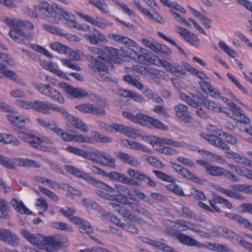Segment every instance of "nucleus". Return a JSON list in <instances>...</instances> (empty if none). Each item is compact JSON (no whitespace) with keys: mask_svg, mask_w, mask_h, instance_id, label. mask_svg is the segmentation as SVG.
<instances>
[{"mask_svg":"<svg viewBox=\"0 0 252 252\" xmlns=\"http://www.w3.org/2000/svg\"><path fill=\"white\" fill-rule=\"evenodd\" d=\"M66 169L70 174L78 178L84 179L88 184L95 187L100 188L103 190L112 193L115 192L116 190L121 196L124 197L126 196V193L128 192V189L124 186L119 184H115V189H114L112 187L106 185L102 181L91 177L89 174L84 172L72 165H67L66 166Z\"/></svg>","mask_w":252,"mask_h":252,"instance_id":"obj_1","label":"nucleus"},{"mask_svg":"<svg viewBox=\"0 0 252 252\" xmlns=\"http://www.w3.org/2000/svg\"><path fill=\"white\" fill-rule=\"evenodd\" d=\"M230 188L232 189H227L220 187H218L216 189L218 191L228 197L240 201H244L246 199V197L238 192L247 193L252 192V186L247 185L246 184L231 185Z\"/></svg>","mask_w":252,"mask_h":252,"instance_id":"obj_2","label":"nucleus"},{"mask_svg":"<svg viewBox=\"0 0 252 252\" xmlns=\"http://www.w3.org/2000/svg\"><path fill=\"white\" fill-rule=\"evenodd\" d=\"M90 155L93 159H94L91 160L94 162L99 163L101 165L113 168L116 167V159L105 152H102L96 150L92 153H90Z\"/></svg>","mask_w":252,"mask_h":252,"instance_id":"obj_3","label":"nucleus"},{"mask_svg":"<svg viewBox=\"0 0 252 252\" xmlns=\"http://www.w3.org/2000/svg\"><path fill=\"white\" fill-rule=\"evenodd\" d=\"M32 109L44 114H49L50 113L49 110H52L54 111L60 112L61 113L66 114L63 107H59L56 105L47 101L39 100H35L33 101Z\"/></svg>","mask_w":252,"mask_h":252,"instance_id":"obj_4","label":"nucleus"},{"mask_svg":"<svg viewBox=\"0 0 252 252\" xmlns=\"http://www.w3.org/2000/svg\"><path fill=\"white\" fill-rule=\"evenodd\" d=\"M90 63L88 65L92 70L97 73L102 79L107 80H109L110 77L108 72L107 63L102 62L95 58H93L92 56L91 57Z\"/></svg>","mask_w":252,"mask_h":252,"instance_id":"obj_5","label":"nucleus"},{"mask_svg":"<svg viewBox=\"0 0 252 252\" xmlns=\"http://www.w3.org/2000/svg\"><path fill=\"white\" fill-rule=\"evenodd\" d=\"M58 6L54 4L50 5L46 1H41L39 4L34 7V9L37 12H40L43 17H51L53 19L58 21L60 17L56 15V11Z\"/></svg>","mask_w":252,"mask_h":252,"instance_id":"obj_6","label":"nucleus"},{"mask_svg":"<svg viewBox=\"0 0 252 252\" xmlns=\"http://www.w3.org/2000/svg\"><path fill=\"white\" fill-rule=\"evenodd\" d=\"M8 34L17 43H23L26 40L32 38V34L26 33L20 27L11 28Z\"/></svg>","mask_w":252,"mask_h":252,"instance_id":"obj_7","label":"nucleus"},{"mask_svg":"<svg viewBox=\"0 0 252 252\" xmlns=\"http://www.w3.org/2000/svg\"><path fill=\"white\" fill-rule=\"evenodd\" d=\"M228 117L241 123H248L250 119L243 113V111L236 104L233 106L230 110H227L224 109V112Z\"/></svg>","mask_w":252,"mask_h":252,"instance_id":"obj_8","label":"nucleus"},{"mask_svg":"<svg viewBox=\"0 0 252 252\" xmlns=\"http://www.w3.org/2000/svg\"><path fill=\"white\" fill-rule=\"evenodd\" d=\"M173 109L175 112V116L178 119L186 123H190L192 117L187 106L183 104H179L174 106Z\"/></svg>","mask_w":252,"mask_h":252,"instance_id":"obj_9","label":"nucleus"},{"mask_svg":"<svg viewBox=\"0 0 252 252\" xmlns=\"http://www.w3.org/2000/svg\"><path fill=\"white\" fill-rule=\"evenodd\" d=\"M78 110L86 113H91L95 115L104 116L106 111L101 107L95 106L91 103H85L76 106Z\"/></svg>","mask_w":252,"mask_h":252,"instance_id":"obj_10","label":"nucleus"},{"mask_svg":"<svg viewBox=\"0 0 252 252\" xmlns=\"http://www.w3.org/2000/svg\"><path fill=\"white\" fill-rule=\"evenodd\" d=\"M170 164L172 165L173 168L180 175L183 176L184 177L191 180L192 181L201 184L202 182L201 180L195 176L192 173H191L189 170L183 167L179 164H178L176 163L173 162L172 161L170 162Z\"/></svg>","mask_w":252,"mask_h":252,"instance_id":"obj_11","label":"nucleus"},{"mask_svg":"<svg viewBox=\"0 0 252 252\" xmlns=\"http://www.w3.org/2000/svg\"><path fill=\"white\" fill-rule=\"evenodd\" d=\"M158 142L156 150L161 154L168 155H169V147L163 146L161 143L173 145L177 147H182V144L181 143L169 138H158Z\"/></svg>","mask_w":252,"mask_h":252,"instance_id":"obj_12","label":"nucleus"},{"mask_svg":"<svg viewBox=\"0 0 252 252\" xmlns=\"http://www.w3.org/2000/svg\"><path fill=\"white\" fill-rule=\"evenodd\" d=\"M18 135L20 138L29 143L32 147L39 149L41 146L40 138L35 135L27 134L21 131L19 132Z\"/></svg>","mask_w":252,"mask_h":252,"instance_id":"obj_13","label":"nucleus"},{"mask_svg":"<svg viewBox=\"0 0 252 252\" xmlns=\"http://www.w3.org/2000/svg\"><path fill=\"white\" fill-rule=\"evenodd\" d=\"M127 173L131 177H135L138 180L145 182L147 185L150 187H155L157 186L156 183L154 180L140 171L129 169L127 170Z\"/></svg>","mask_w":252,"mask_h":252,"instance_id":"obj_14","label":"nucleus"},{"mask_svg":"<svg viewBox=\"0 0 252 252\" xmlns=\"http://www.w3.org/2000/svg\"><path fill=\"white\" fill-rule=\"evenodd\" d=\"M158 62L160 63V65H162L167 71L175 76H177L178 73L183 75L186 74L183 65H180L178 63L171 64L164 60H158Z\"/></svg>","mask_w":252,"mask_h":252,"instance_id":"obj_15","label":"nucleus"},{"mask_svg":"<svg viewBox=\"0 0 252 252\" xmlns=\"http://www.w3.org/2000/svg\"><path fill=\"white\" fill-rule=\"evenodd\" d=\"M59 86L74 97H82L88 96L89 94L85 90L73 88L64 82L60 83Z\"/></svg>","mask_w":252,"mask_h":252,"instance_id":"obj_16","label":"nucleus"},{"mask_svg":"<svg viewBox=\"0 0 252 252\" xmlns=\"http://www.w3.org/2000/svg\"><path fill=\"white\" fill-rule=\"evenodd\" d=\"M159 60L158 57L153 54L150 51H147L142 54L138 53L137 59L135 61L143 64H154L157 65L160 64L158 62Z\"/></svg>","mask_w":252,"mask_h":252,"instance_id":"obj_17","label":"nucleus"},{"mask_svg":"<svg viewBox=\"0 0 252 252\" xmlns=\"http://www.w3.org/2000/svg\"><path fill=\"white\" fill-rule=\"evenodd\" d=\"M180 97L183 101L194 108H197L199 105H202L205 99L194 94H191L190 97L183 93L180 94Z\"/></svg>","mask_w":252,"mask_h":252,"instance_id":"obj_18","label":"nucleus"},{"mask_svg":"<svg viewBox=\"0 0 252 252\" xmlns=\"http://www.w3.org/2000/svg\"><path fill=\"white\" fill-rule=\"evenodd\" d=\"M64 111L66 114H61L64 117L67 119L74 127L84 132H88L89 131V128L87 125L85 123H83L81 120H79L77 117H75L72 115H70L65 108Z\"/></svg>","mask_w":252,"mask_h":252,"instance_id":"obj_19","label":"nucleus"},{"mask_svg":"<svg viewBox=\"0 0 252 252\" xmlns=\"http://www.w3.org/2000/svg\"><path fill=\"white\" fill-rule=\"evenodd\" d=\"M118 50L111 47H106L102 54L99 56V59L102 62L108 63L110 62L113 61L117 56Z\"/></svg>","mask_w":252,"mask_h":252,"instance_id":"obj_20","label":"nucleus"},{"mask_svg":"<svg viewBox=\"0 0 252 252\" xmlns=\"http://www.w3.org/2000/svg\"><path fill=\"white\" fill-rule=\"evenodd\" d=\"M115 155L123 162L134 167L140 166V162L135 158L123 152H115Z\"/></svg>","mask_w":252,"mask_h":252,"instance_id":"obj_21","label":"nucleus"},{"mask_svg":"<svg viewBox=\"0 0 252 252\" xmlns=\"http://www.w3.org/2000/svg\"><path fill=\"white\" fill-rule=\"evenodd\" d=\"M109 205L112 206L116 212L124 217L127 218L129 220H135V216L121 205L117 203L111 202L109 203Z\"/></svg>","mask_w":252,"mask_h":252,"instance_id":"obj_22","label":"nucleus"},{"mask_svg":"<svg viewBox=\"0 0 252 252\" xmlns=\"http://www.w3.org/2000/svg\"><path fill=\"white\" fill-rule=\"evenodd\" d=\"M85 37L91 43L98 44L103 41H106L104 35L98 31H94L91 34H85Z\"/></svg>","mask_w":252,"mask_h":252,"instance_id":"obj_23","label":"nucleus"},{"mask_svg":"<svg viewBox=\"0 0 252 252\" xmlns=\"http://www.w3.org/2000/svg\"><path fill=\"white\" fill-rule=\"evenodd\" d=\"M111 128L112 131L111 132H118L128 136H130L134 131V129L132 127L116 123L112 125Z\"/></svg>","mask_w":252,"mask_h":252,"instance_id":"obj_24","label":"nucleus"},{"mask_svg":"<svg viewBox=\"0 0 252 252\" xmlns=\"http://www.w3.org/2000/svg\"><path fill=\"white\" fill-rule=\"evenodd\" d=\"M177 239L182 244L188 246H196L198 248L199 242L196 241L191 237L183 234L182 233H179L177 235Z\"/></svg>","mask_w":252,"mask_h":252,"instance_id":"obj_25","label":"nucleus"},{"mask_svg":"<svg viewBox=\"0 0 252 252\" xmlns=\"http://www.w3.org/2000/svg\"><path fill=\"white\" fill-rule=\"evenodd\" d=\"M8 120L15 126L22 128L25 126L26 121L28 119H24L21 116L15 115L13 114H9L6 115Z\"/></svg>","mask_w":252,"mask_h":252,"instance_id":"obj_26","label":"nucleus"},{"mask_svg":"<svg viewBox=\"0 0 252 252\" xmlns=\"http://www.w3.org/2000/svg\"><path fill=\"white\" fill-rule=\"evenodd\" d=\"M12 207L19 213L27 215L32 214L30 211L22 201L18 202L17 200L13 199L11 201Z\"/></svg>","mask_w":252,"mask_h":252,"instance_id":"obj_27","label":"nucleus"},{"mask_svg":"<svg viewBox=\"0 0 252 252\" xmlns=\"http://www.w3.org/2000/svg\"><path fill=\"white\" fill-rule=\"evenodd\" d=\"M225 169L219 166H214L209 164L207 167L206 172L212 176H223Z\"/></svg>","mask_w":252,"mask_h":252,"instance_id":"obj_28","label":"nucleus"},{"mask_svg":"<svg viewBox=\"0 0 252 252\" xmlns=\"http://www.w3.org/2000/svg\"><path fill=\"white\" fill-rule=\"evenodd\" d=\"M225 199L217 194H214L212 198L209 200V203L211 207L217 213H220L221 210L216 206V204H223Z\"/></svg>","mask_w":252,"mask_h":252,"instance_id":"obj_29","label":"nucleus"},{"mask_svg":"<svg viewBox=\"0 0 252 252\" xmlns=\"http://www.w3.org/2000/svg\"><path fill=\"white\" fill-rule=\"evenodd\" d=\"M37 122L42 126L52 131L56 134H57L60 129V127H59L57 124H56L54 122L50 123L39 118L37 119Z\"/></svg>","mask_w":252,"mask_h":252,"instance_id":"obj_30","label":"nucleus"},{"mask_svg":"<svg viewBox=\"0 0 252 252\" xmlns=\"http://www.w3.org/2000/svg\"><path fill=\"white\" fill-rule=\"evenodd\" d=\"M8 202L0 198V218L8 220L10 218L9 215Z\"/></svg>","mask_w":252,"mask_h":252,"instance_id":"obj_31","label":"nucleus"},{"mask_svg":"<svg viewBox=\"0 0 252 252\" xmlns=\"http://www.w3.org/2000/svg\"><path fill=\"white\" fill-rule=\"evenodd\" d=\"M56 15L59 16L60 17L58 21H56V19L54 20V22L55 23H58L62 19V17H63L64 19L67 22V24L68 25V23L70 21H72L73 20L71 19V17L72 16L68 12L63 10L62 8L59 7L58 6L56 11Z\"/></svg>","mask_w":252,"mask_h":252,"instance_id":"obj_32","label":"nucleus"},{"mask_svg":"<svg viewBox=\"0 0 252 252\" xmlns=\"http://www.w3.org/2000/svg\"><path fill=\"white\" fill-rule=\"evenodd\" d=\"M152 117L142 113H139L136 115L135 123H138L142 126L149 127L150 121Z\"/></svg>","mask_w":252,"mask_h":252,"instance_id":"obj_33","label":"nucleus"},{"mask_svg":"<svg viewBox=\"0 0 252 252\" xmlns=\"http://www.w3.org/2000/svg\"><path fill=\"white\" fill-rule=\"evenodd\" d=\"M90 3L97 8L103 13H108L109 10L104 1H101L99 0H89Z\"/></svg>","mask_w":252,"mask_h":252,"instance_id":"obj_34","label":"nucleus"},{"mask_svg":"<svg viewBox=\"0 0 252 252\" xmlns=\"http://www.w3.org/2000/svg\"><path fill=\"white\" fill-rule=\"evenodd\" d=\"M47 95L60 103H64V99L59 92L52 87L49 90Z\"/></svg>","mask_w":252,"mask_h":252,"instance_id":"obj_35","label":"nucleus"},{"mask_svg":"<svg viewBox=\"0 0 252 252\" xmlns=\"http://www.w3.org/2000/svg\"><path fill=\"white\" fill-rule=\"evenodd\" d=\"M154 52L160 55H170L172 53V51L165 45L158 42Z\"/></svg>","mask_w":252,"mask_h":252,"instance_id":"obj_36","label":"nucleus"},{"mask_svg":"<svg viewBox=\"0 0 252 252\" xmlns=\"http://www.w3.org/2000/svg\"><path fill=\"white\" fill-rule=\"evenodd\" d=\"M106 177L111 180L120 182L124 184L126 175L119 172H111L110 173L107 172Z\"/></svg>","mask_w":252,"mask_h":252,"instance_id":"obj_37","label":"nucleus"},{"mask_svg":"<svg viewBox=\"0 0 252 252\" xmlns=\"http://www.w3.org/2000/svg\"><path fill=\"white\" fill-rule=\"evenodd\" d=\"M204 107L207 109L211 110L215 112H224V109L222 107H219L214 102L210 101L207 99H205L202 104Z\"/></svg>","mask_w":252,"mask_h":252,"instance_id":"obj_38","label":"nucleus"},{"mask_svg":"<svg viewBox=\"0 0 252 252\" xmlns=\"http://www.w3.org/2000/svg\"><path fill=\"white\" fill-rule=\"evenodd\" d=\"M92 135L94 139L97 142L109 143L112 141V138L103 135L97 131L92 132Z\"/></svg>","mask_w":252,"mask_h":252,"instance_id":"obj_39","label":"nucleus"},{"mask_svg":"<svg viewBox=\"0 0 252 252\" xmlns=\"http://www.w3.org/2000/svg\"><path fill=\"white\" fill-rule=\"evenodd\" d=\"M153 172L155 174L157 177L162 181L170 182V183H175V180L173 178V177L164 172H162L158 170H153Z\"/></svg>","mask_w":252,"mask_h":252,"instance_id":"obj_40","label":"nucleus"},{"mask_svg":"<svg viewBox=\"0 0 252 252\" xmlns=\"http://www.w3.org/2000/svg\"><path fill=\"white\" fill-rule=\"evenodd\" d=\"M43 235L40 234H32L29 242L38 248L42 247Z\"/></svg>","mask_w":252,"mask_h":252,"instance_id":"obj_41","label":"nucleus"},{"mask_svg":"<svg viewBox=\"0 0 252 252\" xmlns=\"http://www.w3.org/2000/svg\"><path fill=\"white\" fill-rule=\"evenodd\" d=\"M157 33L158 35L160 37L164 39L166 41H168V42L174 45L175 47H176L182 54L184 55H186V53H185L184 50L178 44H177L176 42L173 39L168 37V36H167L166 35H165L164 33H162L160 32H158Z\"/></svg>","mask_w":252,"mask_h":252,"instance_id":"obj_42","label":"nucleus"},{"mask_svg":"<svg viewBox=\"0 0 252 252\" xmlns=\"http://www.w3.org/2000/svg\"><path fill=\"white\" fill-rule=\"evenodd\" d=\"M151 127H155L156 128L164 130H166L168 129V127L166 126L158 120L155 119L153 117H152L151 120L150 121L149 128H151Z\"/></svg>","mask_w":252,"mask_h":252,"instance_id":"obj_43","label":"nucleus"},{"mask_svg":"<svg viewBox=\"0 0 252 252\" xmlns=\"http://www.w3.org/2000/svg\"><path fill=\"white\" fill-rule=\"evenodd\" d=\"M52 49L61 54H65L69 48L59 42L54 43L50 46Z\"/></svg>","mask_w":252,"mask_h":252,"instance_id":"obj_44","label":"nucleus"},{"mask_svg":"<svg viewBox=\"0 0 252 252\" xmlns=\"http://www.w3.org/2000/svg\"><path fill=\"white\" fill-rule=\"evenodd\" d=\"M219 47L228 56L232 58H235L236 56V52L230 48L223 41H220L219 43Z\"/></svg>","mask_w":252,"mask_h":252,"instance_id":"obj_45","label":"nucleus"},{"mask_svg":"<svg viewBox=\"0 0 252 252\" xmlns=\"http://www.w3.org/2000/svg\"><path fill=\"white\" fill-rule=\"evenodd\" d=\"M73 141H75L78 143H91L93 142V140L91 137L83 135L73 134Z\"/></svg>","mask_w":252,"mask_h":252,"instance_id":"obj_46","label":"nucleus"},{"mask_svg":"<svg viewBox=\"0 0 252 252\" xmlns=\"http://www.w3.org/2000/svg\"><path fill=\"white\" fill-rule=\"evenodd\" d=\"M234 221L243 225L248 228H251L252 227V224L247 219L239 215H236Z\"/></svg>","mask_w":252,"mask_h":252,"instance_id":"obj_47","label":"nucleus"},{"mask_svg":"<svg viewBox=\"0 0 252 252\" xmlns=\"http://www.w3.org/2000/svg\"><path fill=\"white\" fill-rule=\"evenodd\" d=\"M57 134L65 142H72L73 134L65 132L63 129L60 128Z\"/></svg>","mask_w":252,"mask_h":252,"instance_id":"obj_48","label":"nucleus"},{"mask_svg":"<svg viewBox=\"0 0 252 252\" xmlns=\"http://www.w3.org/2000/svg\"><path fill=\"white\" fill-rule=\"evenodd\" d=\"M34 86L40 93L45 95H47L51 87L49 85L42 84L38 83H35Z\"/></svg>","mask_w":252,"mask_h":252,"instance_id":"obj_49","label":"nucleus"},{"mask_svg":"<svg viewBox=\"0 0 252 252\" xmlns=\"http://www.w3.org/2000/svg\"><path fill=\"white\" fill-rule=\"evenodd\" d=\"M141 41L145 46L154 52L157 44L158 43V42L156 40H149L147 38H142Z\"/></svg>","mask_w":252,"mask_h":252,"instance_id":"obj_50","label":"nucleus"},{"mask_svg":"<svg viewBox=\"0 0 252 252\" xmlns=\"http://www.w3.org/2000/svg\"><path fill=\"white\" fill-rule=\"evenodd\" d=\"M185 40H186L187 42L191 45L195 47H198V43L200 41V40L198 37L194 33L191 32Z\"/></svg>","mask_w":252,"mask_h":252,"instance_id":"obj_51","label":"nucleus"},{"mask_svg":"<svg viewBox=\"0 0 252 252\" xmlns=\"http://www.w3.org/2000/svg\"><path fill=\"white\" fill-rule=\"evenodd\" d=\"M43 28L46 31L56 35H61L62 36L65 35V34L62 33L59 29L53 25H44Z\"/></svg>","mask_w":252,"mask_h":252,"instance_id":"obj_52","label":"nucleus"},{"mask_svg":"<svg viewBox=\"0 0 252 252\" xmlns=\"http://www.w3.org/2000/svg\"><path fill=\"white\" fill-rule=\"evenodd\" d=\"M42 247L44 245H47L48 247L54 246L56 247V237L43 236Z\"/></svg>","mask_w":252,"mask_h":252,"instance_id":"obj_53","label":"nucleus"},{"mask_svg":"<svg viewBox=\"0 0 252 252\" xmlns=\"http://www.w3.org/2000/svg\"><path fill=\"white\" fill-rule=\"evenodd\" d=\"M69 245L68 239L64 236L56 237V247L61 249Z\"/></svg>","mask_w":252,"mask_h":252,"instance_id":"obj_54","label":"nucleus"},{"mask_svg":"<svg viewBox=\"0 0 252 252\" xmlns=\"http://www.w3.org/2000/svg\"><path fill=\"white\" fill-rule=\"evenodd\" d=\"M112 1L114 3L120 6L124 10V12L128 16L134 15V12L129 9L125 3L120 2L118 0H112Z\"/></svg>","mask_w":252,"mask_h":252,"instance_id":"obj_55","label":"nucleus"},{"mask_svg":"<svg viewBox=\"0 0 252 252\" xmlns=\"http://www.w3.org/2000/svg\"><path fill=\"white\" fill-rule=\"evenodd\" d=\"M175 32L179 33L180 35L183 37L185 40L188 37L189 34L191 33V32L187 30V29L182 28L179 26H176L175 27Z\"/></svg>","mask_w":252,"mask_h":252,"instance_id":"obj_56","label":"nucleus"},{"mask_svg":"<svg viewBox=\"0 0 252 252\" xmlns=\"http://www.w3.org/2000/svg\"><path fill=\"white\" fill-rule=\"evenodd\" d=\"M145 93L146 95L148 96L150 99H152L154 101L158 103H162L163 102L162 98L157 93L153 92L152 90H148Z\"/></svg>","mask_w":252,"mask_h":252,"instance_id":"obj_57","label":"nucleus"},{"mask_svg":"<svg viewBox=\"0 0 252 252\" xmlns=\"http://www.w3.org/2000/svg\"><path fill=\"white\" fill-rule=\"evenodd\" d=\"M39 189L42 193L46 194L54 201H57L59 200L58 196L53 191L41 187H39Z\"/></svg>","mask_w":252,"mask_h":252,"instance_id":"obj_58","label":"nucleus"},{"mask_svg":"<svg viewBox=\"0 0 252 252\" xmlns=\"http://www.w3.org/2000/svg\"><path fill=\"white\" fill-rule=\"evenodd\" d=\"M52 226L54 228L66 231H71V228L68 227L67 225L62 222L55 221L52 223Z\"/></svg>","mask_w":252,"mask_h":252,"instance_id":"obj_59","label":"nucleus"},{"mask_svg":"<svg viewBox=\"0 0 252 252\" xmlns=\"http://www.w3.org/2000/svg\"><path fill=\"white\" fill-rule=\"evenodd\" d=\"M78 14L80 17L84 19L86 21L91 23L93 25L101 27V23L97 21L94 18L81 13H78Z\"/></svg>","mask_w":252,"mask_h":252,"instance_id":"obj_60","label":"nucleus"},{"mask_svg":"<svg viewBox=\"0 0 252 252\" xmlns=\"http://www.w3.org/2000/svg\"><path fill=\"white\" fill-rule=\"evenodd\" d=\"M118 42L125 45L128 47H135L137 45V44L135 41L130 39L127 36L123 35L122 36V38H121L120 41H119Z\"/></svg>","mask_w":252,"mask_h":252,"instance_id":"obj_61","label":"nucleus"},{"mask_svg":"<svg viewBox=\"0 0 252 252\" xmlns=\"http://www.w3.org/2000/svg\"><path fill=\"white\" fill-rule=\"evenodd\" d=\"M60 212L63 215L70 220V218L73 216V214L75 213V210L73 208L65 207L64 208H61Z\"/></svg>","mask_w":252,"mask_h":252,"instance_id":"obj_62","label":"nucleus"},{"mask_svg":"<svg viewBox=\"0 0 252 252\" xmlns=\"http://www.w3.org/2000/svg\"><path fill=\"white\" fill-rule=\"evenodd\" d=\"M5 23L11 28L20 27L21 20L17 19H12L6 17L4 19Z\"/></svg>","mask_w":252,"mask_h":252,"instance_id":"obj_63","label":"nucleus"},{"mask_svg":"<svg viewBox=\"0 0 252 252\" xmlns=\"http://www.w3.org/2000/svg\"><path fill=\"white\" fill-rule=\"evenodd\" d=\"M123 52L126 56L129 57L135 61L136 59H137L138 53L133 49L127 47L123 50Z\"/></svg>","mask_w":252,"mask_h":252,"instance_id":"obj_64","label":"nucleus"}]
</instances>
